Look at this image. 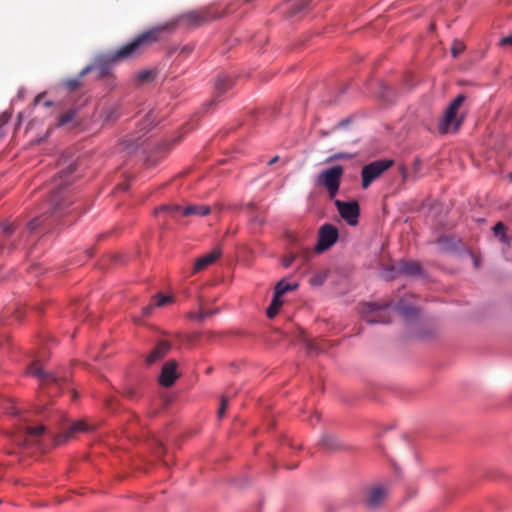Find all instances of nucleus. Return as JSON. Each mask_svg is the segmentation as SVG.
<instances>
[{
	"instance_id": "1",
	"label": "nucleus",
	"mask_w": 512,
	"mask_h": 512,
	"mask_svg": "<svg viewBox=\"0 0 512 512\" xmlns=\"http://www.w3.org/2000/svg\"><path fill=\"white\" fill-rule=\"evenodd\" d=\"M173 27V23H166L152 27L151 29L139 34L133 41L120 47L114 53L109 55L106 63L97 66L99 75L106 76L109 74V63H116L141 54L147 47L159 41L164 32L171 30Z\"/></svg>"
},
{
	"instance_id": "2",
	"label": "nucleus",
	"mask_w": 512,
	"mask_h": 512,
	"mask_svg": "<svg viewBox=\"0 0 512 512\" xmlns=\"http://www.w3.org/2000/svg\"><path fill=\"white\" fill-rule=\"evenodd\" d=\"M223 16L224 12H219L214 7H206L183 13L178 17L177 21L182 25L194 28Z\"/></svg>"
},
{
	"instance_id": "3",
	"label": "nucleus",
	"mask_w": 512,
	"mask_h": 512,
	"mask_svg": "<svg viewBox=\"0 0 512 512\" xmlns=\"http://www.w3.org/2000/svg\"><path fill=\"white\" fill-rule=\"evenodd\" d=\"M466 100L465 95H458L446 108L444 116L439 124V131L442 134L456 131L463 122V116L458 115V110Z\"/></svg>"
},
{
	"instance_id": "4",
	"label": "nucleus",
	"mask_w": 512,
	"mask_h": 512,
	"mask_svg": "<svg viewBox=\"0 0 512 512\" xmlns=\"http://www.w3.org/2000/svg\"><path fill=\"white\" fill-rule=\"evenodd\" d=\"M28 373L39 379L42 388L47 389V393L55 395L58 393L61 385L68 377L54 372H44L38 363H32L28 368Z\"/></svg>"
},
{
	"instance_id": "5",
	"label": "nucleus",
	"mask_w": 512,
	"mask_h": 512,
	"mask_svg": "<svg viewBox=\"0 0 512 512\" xmlns=\"http://www.w3.org/2000/svg\"><path fill=\"white\" fill-rule=\"evenodd\" d=\"M75 171V167L73 165H69V167L62 171L59 177L54 179V189L55 191L51 195V203L53 204V209L51 214L57 215L65 212L68 205L72 202L68 200L66 197H62L60 195V189L64 185H68L70 180L68 177Z\"/></svg>"
},
{
	"instance_id": "6",
	"label": "nucleus",
	"mask_w": 512,
	"mask_h": 512,
	"mask_svg": "<svg viewBox=\"0 0 512 512\" xmlns=\"http://www.w3.org/2000/svg\"><path fill=\"white\" fill-rule=\"evenodd\" d=\"M344 169L340 165L332 166L320 172L316 177V185L323 186L327 189L329 197L333 199L341 184Z\"/></svg>"
},
{
	"instance_id": "7",
	"label": "nucleus",
	"mask_w": 512,
	"mask_h": 512,
	"mask_svg": "<svg viewBox=\"0 0 512 512\" xmlns=\"http://www.w3.org/2000/svg\"><path fill=\"white\" fill-rule=\"evenodd\" d=\"M393 163L394 162L391 159H382L365 165L361 171L362 187L367 189L374 180H376L382 175V173L392 167Z\"/></svg>"
},
{
	"instance_id": "8",
	"label": "nucleus",
	"mask_w": 512,
	"mask_h": 512,
	"mask_svg": "<svg viewBox=\"0 0 512 512\" xmlns=\"http://www.w3.org/2000/svg\"><path fill=\"white\" fill-rule=\"evenodd\" d=\"M387 306L388 304L365 303L362 305L361 314L370 324L389 323V319L385 315Z\"/></svg>"
},
{
	"instance_id": "9",
	"label": "nucleus",
	"mask_w": 512,
	"mask_h": 512,
	"mask_svg": "<svg viewBox=\"0 0 512 512\" xmlns=\"http://www.w3.org/2000/svg\"><path fill=\"white\" fill-rule=\"evenodd\" d=\"M339 237L338 230L335 226L332 224H324L319 229L318 234V243L315 246V250L318 253H321L327 249H329L331 246H333Z\"/></svg>"
},
{
	"instance_id": "10",
	"label": "nucleus",
	"mask_w": 512,
	"mask_h": 512,
	"mask_svg": "<svg viewBox=\"0 0 512 512\" xmlns=\"http://www.w3.org/2000/svg\"><path fill=\"white\" fill-rule=\"evenodd\" d=\"M335 205L340 216L349 224L356 225L359 217V205L356 201L344 202L336 200Z\"/></svg>"
},
{
	"instance_id": "11",
	"label": "nucleus",
	"mask_w": 512,
	"mask_h": 512,
	"mask_svg": "<svg viewBox=\"0 0 512 512\" xmlns=\"http://www.w3.org/2000/svg\"><path fill=\"white\" fill-rule=\"evenodd\" d=\"M388 490L381 485H375L367 489L365 494V505L369 509L378 508L386 499Z\"/></svg>"
},
{
	"instance_id": "12",
	"label": "nucleus",
	"mask_w": 512,
	"mask_h": 512,
	"mask_svg": "<svg viewBox=\"0 0 512 512\" xmlns=\"http://www.w3.org/2000/svg\"><path fill=\"white\" fill-rule=\"evenodd\" d=\"M178 363L176 360H168L164 363L159 375V383L164 387H170L180 377L177 371Z\"/></svg>"
},
{
	"instance_id": "13",
	"label": "nucleus",
	"mask_w": 512,
	"mask_h": 512,
	"mask_svg": "<svg viewBox=\"0 0 512 512\" xmlns=\"http://www.w3.org/2000/svg\"><path fill=\"white\" fill-rule=\"evenodd\" d=\"M15 232V226L12 223H3L1 226L0 233V254L10 253L13 251L17 245L15 241L12 239V236Z\"/></svg>"
},
{
	"instance_id": "14",
	"label": "nucleus",
	"mask_w": 512,
	"mask_h": 512,
	"mask_svg": "<svg viewBox=\"0 0 512 512\" xmlns=\"http://www.w3.org/2000/svg\"><path fill=\"white\" fill-rule=\"evenodd\" d=\"M172 344L168 340L159 341L155 347L147 355L145 362L147 365H152L163 359L171 350Z\"/></svg>"
},
{
	"instance_id": "15",
	"label": "nucleus",
	"mask_w": 512,
	"mask_h": 512,
	"mask_svg": "<svg viewBox=\"0 0 512 512\" xmlns=\"http://www.w3.org/2000/svg\"><path fill=\"white\" fill-rule=\"evenodd\" d=\"M222 254L221 248L217 247L213 249L210 253L198 258L193 267V273H197L207 266L213 264L217 259L220 258Z\"/></svg>"
},
{
	"instance_id": "16",
	"label": "nucleus",
	"mask_w": 512,
	"mask_h": 512,
	"mask_svg": "<svg viewBox=\"0 0 512 512\" xmlns=\"http://www.w3.org/2000/svg\"><path fill=\"white\" fill-rule=\"evenodd\" d=\"M45 432V427L43 425L31 426L26 425L23 428V443L24 444H34L38 441L39 437L43 435Z\"/></svg>"
},
{
	"instance_id": "17",
	"label": "nucleus",
	"mask_w": 512,
	"mask_h": 512,
	"mask_svg": "<svg viewBox=\"0 0 512 512\" xmlns=\"http://www.w3.org/2000/svg\"><path fill=\"white\" fill-rule=\"evenodd\" d=\"M397 271L407 276H415L421 273V266L416 261H401L398 263Z\"/></svg>"
},
{
	"instance_id": "18",
	"label": "nucleus",
	"mask_w": 512,
	"mask_h": 512,
	"mask_svg": "<svg viewBox=\"0 0 512 512\" xmlns=\"http://www.w3.org/2000/svg\"><path fill=\"white\" fill-rule=\"evenodd\" d=\"M93 68V66H87L79 73V76L77 78L65 80L63 82V86L65 87V89L69 92H75L79 90L81 87V78L85 76L87 73H89Z\"/></svg>"
},
{
	"instance_id": "19",
	"label": "nucleus",
	"mask_w": 512,
	"mask_h": 512,
	"mask_svg": "<svg viewBox=\"0 0 512 512\" xmlns=\"http://www.w3.org/2000/svg\"><path fill=\"white\" fill-rule=\"evenodd\" d=\"M211 212V208L208 205L203 204H189L183 209V216H206Z\"/></svg>"
},
{
	"instance_id": "20",
	"label": "nucleus",
	"mask_w": 512,
	"mask_h": 512,
	"mask_svg": "<svg viewBox=\"0 0 512 512\" xmlns=\"http://www.w3.org/2000/svg\"><path fill=\"white\" fill-rule=\"evenodd\" d=\"M183 209L184 207L177 205V204H169V205H162L158 208H156L155 212L156 214L160 213H166L167 215L177 218L180 216H183Z\"/></svg>"
},
{
	"instance_id": "21",
	"label": "nucleus",
	"mask_w": 512,
	"mask_h": 512,
	"mask_svg": "<svg viewBox=\"0 0 512 512\" xmlns=\"http://www.w3.org/2000/svg\"><path fill=\"white\" fill-rule=\"evenodd\" d=\"M119 109L120 106L118 103H111L105 106L101 116L104 118L105 121H113L119 117Z\"/></svg>"
},
{
	"instance_id": "22",
	"label": "nucleus",
	"mask_w": 512,
	"mask_h": 512,
	"mask_svg": "<svg viewBox=\"0 0 512 512\" xmlns=\"http://www.w3.org/2000/svg\"><path fill=\"white\" fill-rule=\"evenodd\" d=\"M318 444L329 451L337 450L340 447L338 440L332 435H323Z\"/></svg>"
},
{
	"instance_id": "23",
	"label": "nucleus",
	"mask_w": 512,
	"mask_h": 512,
	"mask_svg": "<svg viewBox=\"0 0 512 512\" xmlns=\"http://www.w3.org/2000/svg\"><path fill=\"white\" fill-rule=\"evenodd\" d=\"M282 304L283 301L281 299V296L274 293L272 301L266 310L267 317L270 319L274 318L277 315L278 311L280 310Z\"/></svg>"
},
{
	"instance_id": "24",
	"label": "nucleus",
	"mask_w": 512,
	"mask_h": 512,
	"mask_svg": "<svg viewBox=\"0 0 512 512\" xmlns=\"http://www.w3.org/2000/svg\"><path fill=\"white\" fill-rule=\"evenodd\" d=\"M493 233L495 237L499 238L502 243H510V236L507 234V228L502 222H498L493 227Z\"/></svg>"
},
{
	"instance_id": "25",
	"label": "nucleus",
	"mask_w": 512,
	"mask_h": 512,
	"mask_svg": "<svg viewBox=\"0 0 512 512\" xmlns=\"http://www.w3.org/2000/svg\"><path fill=\"white\" fill-rule=\"evenodd\" d=\"M232 86V79L229 76L221 75L215 83V89L219 94L224 93Z\"/></svg>"
},
{
	"instance_id": "26",
	"label": "nucleus",
	"mask_w": 512,
	"mask_h": 512,
	"mask_svg": "<svg viewBox=\"0 0 512 512\" xmlns=\"http://www.w3.org/2000/svg\"><path fill=\"white\" fill-rule=\"evenodd\" d=\"M91 429L92 428L88 424H86L84 421H81V420L76 421L69 427L68 432L65 434V438L71 437L76 432H85V431H90Z\"/></svg>"
},
{
	"instance_id": "27",
	"label": "nucleus",
	"mask_w": 512,
	"mask_h": 512,
	"mask_svg": "<svg viewBox=\"0 0 512 512\" xmlns=\"http://www.w3.org/2000/svg\"><path fill=\"white\" fill-rule=\"evenodd\" d=\"M297 288V284L286 283L284 280L279 281L276 286L274 293L283 296L286 292L292 291Z\"/></svg>"
},
{
	"instance_id": "28",
	"label": "nucleus",
	"mask_w": 512,
	"mask_h": 512,
	"mask_svg": "<svg viewBox=\"0 0 512 512\" xmlns=\"http://www.w3.org/2000/svg\"><path fill=\"white\" fill-rule=\"evenodd\" d=\"M77 111L75 109H69L60 115L58 120V126H63L74 121Z\"/></svg>"
},
{
	"instance_id": "29",
	"label": "nucleus",
	"mask_w": 512,
	"mask_h": 512,
	"mask_svg": "<svg viewBox=\"0 0 512 512\" xmlns=\"http://www.w3.org/2000/svg\"><path fill=\"white\" fill-rule=\"evenodd\" d=\"M396 309L400 314H402L406 318H410L417 314V310L414 307L406 306L403 303H398Z\"/></svg>"
},
{
	"instance_id": "30",
	"label": "nucleus",
	"mask_w": 512,
	"mask_h": 512,
	"mask_svg": "<svg viewBox=\"0 0 512 512\" xmlns=\"http://www.w3.org/2000/svg\"><path fill=\"white\" fill-rule=\"evenodd\" d=\"M218 309H215V310H201L199 311L198 313H195V314H189V317L191 319H194V320H198V321H203L205 320L207 317H210L216 313H218Z\"/></svg>"
},
{
	"instance_id": "31",
	"label": "nucleus",
	"mask_w": 512,
	"mask_h": 512,
	"mask_svg": "<svg viewBox=\"0 0 512 512\" xmlns=\"http://www.w3.org/2000/svg\"><path fill=\"white\" fill-rule=\"evenodd\" d=\"M465 49V44L462 41L455 40L451 47V53L454 58L460 55Z\"/></svg>"
},
{
	"instance_id": "32",
	"label": "nucleus",
	"mask_w": 512,
	"mask_h": 512,
	"mask_svg": "<svg viewBox=\"0 0 512 512\" xmlns=\"http://www.w3.org/2000/svg\"><path fill=\"white\" fill-rule=\"evenodd\" d=\"M43 221H44V216H40V217H36L34 219H32L28 225H27V229L32 232L34 230H36L39 226H41L43 224Z\"/></svg>"
},
{
	"instance_id": "33",
	"label": "nucleus",
	"mask_w": 512,
	"mask_h": 512,
	"mask_svg": "<svg viewBox=\"0 0 512 512\" xmlns=\"http://www.w3.org/2000/svg\"><path fill=\"white\" fill-rule=\"evenodd\" d=\"M326 277H327L326 273L317 274L310 279V283L313 286H320L325 282Z\"/></svg>"
},
{
	"instance_id": "34",
	"label": "nucleus",
	"mask_w": 512,
	"mask_h": 512,
	"mask_svg": "<svg viewBox=\"0 0 512 512\" xmlns=\"http://www.w3.org/2000/svg\"><path fill=\"white\" fill-rule=\"evenodd\" d=\"M10 114L7 113V112H3L1 115H0V138H2L4 135H5V131L3 129V126H5L9 119H10Z\"/></svg>"
},
{
	"instance_id": "35",
	"label": "nucleus",
	"mask_w": 512,
	"mask_h": 512,
	"mask_svg": "<svg viewBox=\"0 0 512 512\" xmlns=\"http://www.w3.org/2000/svg\"><path fill=\"white\" fill-rule=\"evenodd\" d=\"M157 301L154 303L155 306L161 307L166 305L167 303L172 302L173 298L171 296H165L158 294L156 295Z\"/></svg>"
},
{
	"instance_id": "36",
	"label": "nucleus",
	"mask_w": 512,
	"mask_h": 512,
	"mask_svg": "<svg viewBox=\"0 0 512 512\" xmlns=\"http://www.w3.org/2000/svg\"><path fill=\"white\" fill-rule=\"evenodd\" d=\"M153 79V74L152 72L150 71H141L138 75H137V80L138 82L140 83H145V82H149L150 80Z\"/></svg>"
},
{
	"instance_id": "37",
	"label": "nucleus",
	"mask_w": 512,
	"mask_h": 512,
	"mask_svg": "<svg viewBox=\"0 0 512 512\" xmlns=\"http://www.w3.org/2000/svg\"><path fill=\"white\" fill-rule=\"evenodd\" d=\"M123 395L129 399H134L137 396V390L132 386H126L123 389Z\"/></svg>"
},
{
	"instance_id": "38",
	"label": "nucleus",
	"mask_w": 512,
	"mask_h": 512,
	"mask_svg": "<svg viewBox=\"0 0 512 512\" xmlns=\"http://www.w3.org/2000/svg\"><path fill=\"white\" fill-rule=\"evenodd\" d=\"M350 158H352V155L349 153H337V154L330 156L327 159V162H332V161L341 160V159H350Z\"/></svg>"
},
{
	"instance_id": "39",
	"label": "nucleus",
	"mask_w": 512,
	"mask_h": 512,
	"mask_svg": "<svg viewBox=\"0 0 512 512\" xmlns=\"http://www.w3.org/2000/svg\"><path fill=\"white\" fill-rule=\"evenodd\" d=\"M227 406H228V399L226 397H222L221 399V404H220V407H219V410H218V417L221 418L223 417L226 409H227Z\"/></svg>"
},
{
	"instance_id": "40",
	"label": "nucleus",
	"mask_w": 512,
	"mask_h": 512,
	"mask_svg": "<svg viewBox=\"0 0 512 512\" xmlns=\"http://www.w3.org/2000/svg\"><path fill=\"white\" fill-rule=\"evenodd\" d=\"M5 409L8 413L13 414V415H18L20 413L19 409L16 407V405L12 401H9L7 403V407Z\"/></svg>"
},
{
	"instance_id": "41",
	"label": "nucleus",
	"mask_w": 512,
	"mask_h": 512,
	"mask_svg": "<svg viewBox=\"0 0 512 512\" xmlns=\"http://www.w3.org/2000/svg\"><path fill=\"white\" fill-rule=\"evenodd\" d=\"M421 169V160L419 158H415L413 162V174L415 177H418L419 171Z\"/></svg>"
},
{
	"instance_id": "42",
	"label": "nucleus",
	"mask_w": 512,
	"mask_h": 512,
	"mask_svg": "<svg viewBox=\"0 0 512 512\" xmlns=\"http://www.w3.org/2000/svg\"><path fill=\"white\" fill-rule=\"evenodd\" d=\"M295 257L294 255L290 254V255H287L283 258V261H282V265L285 267V268H288L291 266V264L293 263Z\"/></svg>"
},
{
	"instance_id": "43",
	"label": "nucleus",
	"mask_w": 512,
	"mask_h": 512,
	"mask_svg": "<svg viewBox=\"0 0 512 512\" xmlns=\"http://www.w3.org/2000/svg\"><path fill=\"white\" fill-rule=\"evenodd\" d=\"M154 307H155V304H150V305L145 306L142 310L143 315L148 316L152 312Z\"/></svg>"
},
{
	"instance_id": "44",
	"label": "nucleus",
	"mask_w": 512,
	"mask_h": 512,
	"mask_svg": "<svg viewBox=\"0 0 512 512\" xmlns=\"http://www.w3.org/2000/svg\"><path fill=\"white\" fill-rule=\"evenodd\" d=\"M14 313L15 314V317L19 320L21 318V311L20 310H16L14 308H9L7 309V311L5 312V314H10V313Z\"/></svg>"
},
{
	"instance_id": "45",
	"label": "nucleus",
	"mask_w": 512,
	"mask_h": 512,
	"mask_svg": "<svg viewBox=\"0 0 512 512\" xmlns=\"http://www.w3.org/2000/svg\"><path fill=\"white\" fill-rule=\"evenodd\" d=\"M399 171H400V173L402 175L403 181H406L408 179V177H409L407 169L404 166H401L399 168Z\"/></svg>"
},
{
	"instance_id": "46",
	"label": "nucleus",
	"mask_w": 512,
	"mask_h": 512,
	"mask_svg": "<svg viewBox=\"0 0 512 512\" xmlns=\"http://www.w3.org/2000/svg\"><path fill=\"white\" fill-rule=\"evenodd\" d=\"M154 117H153V114L152 113H149L147 116H146V119H145V123L147 122L148 123V126L151 127L153 124H154Z\"/></svg>"
},
{
	"instance_id": "47",
	"label": "nucleus",
	"mask_w": 512,
	"mask_h": 512,
	"mask_svg": "<svg viewBox=\"0 0 512 512\" xmlns=\"http://www.w3.org/2000/svg\"><path fill=\"white\" fill-rule=\"evenodd\" d=\"M502 45H512V36L504 37L501 40Z\"/></svg>"
},
{
	"instance_id": "48",
	"label": "nucleus",
	"mask_w": 512,
	"mask_h": 512,
	"mask_svg": "<svg viewBox=\"0 0 512 512\" xmlns=\"http://www.w3.org/2000/svg\"><path fill=\"white\" fill-rule=\"evenodd\" d=\"M132 141H133V138H132V137H129V138H127V139L124 141V143L126 144V147H125L126 149H128V150H131V149H132V147H129Z\"/></svg>"
},
{
	"instance_id": "49",
	"label": "nucleus",
	"mask_w": 512,
	"mask_h": 512,
	"mask_svg": "<svg viewBox=\"0 0 512 512\" xmlns=\"http://www.w3.org/2000/svg\"><path fill=\"white\" fill-rule=\"evenodd\" d=\"M113 401H114L113 398L106 399V406L109 407V408L112 407Z\"/></svg>"
},
{
	"instance_id": "50",
	"label": "nucleus",
	"mask_w": 512,
	"mask_h": 512,
	"mask_svg": "<svg viewBox=\"0 0 512 512\" xmlns=\"http://www.w3.org/2000/svg\"><path fill=\"white\" fill-rule=\"evenodd\" d=\"M278 160H279V157H278V156H275V157H273V158L268 162V165H272V164L276 163Z\"/></svg>"
},
{
	"instance_id": "51",
	"label": "nucleus",
	"mask_w": 512,
	"mask_h": 512,
	"mask_svg": "<svg viewBox=\"0 0 512 512\" xmlns=\"http://www.w3.org/2000/svg\"><path fill=\"white\" fill-rule=\"evenodd\" d=\"M307 5V3H304V4H301L300 6H298L295 10V12H299L301 11L302 9H304V7Z\"/></svg>"
},
{
	"instance_id": "52",
	"label": "nucleus",
	"mask_w": 512,
	"mask_h": 512,
	"mask_svg": "<svg viewBox=\"0 0 512 512\" xmlns=\"http://www.w3.org/2000/svg\"><path fill=\"white\" fill-rule=\"evenodd\" d=\"M347 123H348V120H342L341 122H339V123L337 124V127L344 126V125H345V124H347Z\"/></svg>"
},
{
	"instance_id": "53",
	"label": "nucleus",
	"mask_w": 512,
	"mask_h": 512,
	"mask_svg": "<svg viewBox=\"0 0 512 512\" xmlns=\"http://www.w3.org/2000/svg\"><path fill=\"white\" fill-rule=\"evenodd\" d=\"M41 98H42V95H41V94H40V95H38V96H36V98H35V100H34V103H35V104H38V103L40 102Z\"/></svg>"
},
{
	"instance_id": "54",
	"label": "nucleus",
	"mask_w": 512,
	"mask_h": 512,
	"mask_svg": "<svg viewBox=\"0 0 512 512\" xmlns=\"http://www.w3.org/2000/svg\"><path fill=\"white\" fill-rule=\"evenodd\" d=\"M307 347L308 349L312 350V349H316V347L314 346V344H311V343H308L307 344Z\"/></svg>"
},
{
	"instance_id": "55",
	"label": "nucleus",
	"mask_w": 512,
	"mask_h": 512,
	"mask_svg": "<svg viewBox=\"0 0 512 512\" xmlns=\"http://www.w3.org/2000/svg\"><path fill=\"white\" fill-rule=\"evenodd\" d=\"M474 265H475L476 268L479 267V260L478 259H475Z\"/></svg>"
},
{
	"instance_id": "56",
	"label": "nucleus",
	"mask_w": 512,
	"mask_h": 512,
	"mask_svg": "<svg viewBox=\"0 0 512 512\" xmlns=\"http://www.w3.org/2000/svg\"><path fill=\"white\" fill-rule=\"evenodd\" d=\"M51 105H52V103H51L50 101H46V102H45V106L49 107V106H51Z\"/></svg>"
},
{
	"instance_id": "57",
	"label": "nucleus",
	"mask_w": 512,
	"mask_h": 512,
	"mask_svg": "<svg viewBox=\"0 0 512 512\" xmlns=\"http://www.w3.org/2000/svg\"><path fill=\"white\" fill-rule=\"evenodd\" d=\"M310 254H311V252H310V251H305L304 256H305V257H308Z\"/></svg>"
},
{
	"instance_id": "58",
	"label": "nucleus",
	"mask_w": 512,
	"mask_h": 512,
	"mask_svg": "<svg viewBox=\"0 0 512 512\" xmlns=\"http://www.w3.org/2000/svg\"><path fill=\"white\" fill-rule=\"evenodd\" d=\"M313 418H315L316 420H318V419H319V415H318V414H315V415L313 416Z\"/></svg>"
},
{
	"instance_id": "59",
	"label": "nucleus",
	"mask_w": 512,
	"mask_h": 512,
	"mask_svg": "<svg viewBox=\"0 0 512 512\" xmlns=\"http://www.w3.org/2000/svg\"><path fill=\"white\" fill-rule=\"evenodd\" d=\"M509 178L512 181V172L509 174Z\"/></svg>"
},
{
	"instance_id": "60",
	"label": "nucleus",
	"mask_w": 512,
	"mask_h": 512,
	"mask_svg": "<svg viewBox=\"0 0 512 512\" xmlns=\"http://www.w3.org/2000/svg\"><path fill=\"white\" fill-rule=\"evenodd\" d=\"M3 317H4V316H1V317H0V322H2V321H3Z\"/></svg>"
}]
</instances>
